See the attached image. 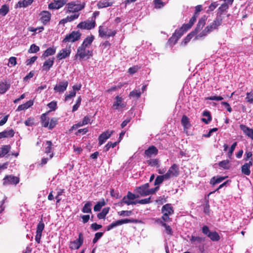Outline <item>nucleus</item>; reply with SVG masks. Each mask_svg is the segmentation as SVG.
Masks as SVG:
<instances>
[{
    "label": "nucleus",
    "mask_w": 253,
    "mask_h": 253,
    "mask_svg": "<svg viewBox=\"0 0 253 253\" xmlns=\"http://www.w3.org/2000/svg\"><path fill=\"white\" fill-rule=\"evenodd\" d=\"M197 17V15L194 14L190 19L189 23L183 24L180 29L175 30L174 33L169 39V41L170 42H174V43H175L184 33L191 28L192 25L195 22Z\"/></svg>",
    "instance_id": "1"
},
{
    "label": "nucleus",
    "mask_w": 253,
    "mask_h": 253,
    "mask_svg": "<svg viewBox=\"0 0 253 253\" xmlns=\"http://www.w3.org/2000/svg\"><path fill=\"white\" fill-rule=\"evenodd\" d=\"M222 20V19L221 16H217L211 23L208 25L203 31L198 34V37H204L208 34L217 29L218 27L221 25Z\"/></svg>",
    "instance_id": "2"
},
{
    "label": "nucleus",
    "mask_w": 253,
    "mask_h": 253,
    "mask_svg": "<svg viewBox=\"0 0 253 253\" xmlns=\"http://www.w3.org/2000/svg\"><path fill=\"white\" fill-rule=\"evenodd\" d=\"M85 6V3H80L79 1H72L68 3L64 8L66 13H79Z\"/></svg>",
    "instance_id": "3"
},
{
    "label": "nucleus",
    "mask_w": 253,
    "mask_h": 253,
    "mask_svg": "<svg viewBox=\"0 0 253 253\" xmlns=\"http://www.w3.org/2000/svg\"><path fill=\"white\" fill-rule=\"evenodd\" d=\"M159 189V187L149 189V184L146 183L140 187H137L135 191L141 196H146L150 194L155 193Z\"/></svg>",
    "instance_id": "4"
},
{
    "label": "nucleus",
    "mask_w": 253,
    "mask_h": 253,
    "mask_svg": "<svg viewBox=\"0 0 253 253\" xmlns=\"http://www.w3.org/2000/svg\"><path fill=\"white\" fill-rule=\"evenodd\" d=\"M92 55V53L90 50V48L81 45L78 47L77 52L75 56L76 58L79 57L80 59H83L85 58L88 59Z\"/></svg>",
    "instance_id": "5"
},
{
    "label": "nucleus",
    "mask_w": 253,
    "mask_h": 253,
    "mask_svg": "<svg viewBox=\"0 0 253 253\" xmlns=\"http://www.w3.org/2000/svg\"><path fill=\"white\" fill-rule=\"evenodd\" d=\"M162 212L163 213L162 218L164 221H171L169 216L173 213V209L170 204H167L163 206L162 208Z\"/></svg>",
    "instance_id": "6"
},
{
    "label": "nucleus",
    "mask_w": 253,
    "mask_h": 253,
    "mask_svg": "<svg viewBox=\"0 0 253 253\" xmlns=\"http://www.w3.org/2000/svg\"><path fill=\"white\" fill-rule=\"evenodd\" d=\"M138 220L137 219H128V218H125V219H121L120 220H116L114 222H113L112 223H111L110 225H109L107 227V230L110 231V230L112 229L113 228L119 226L120 225H122L124 224H127L129 223H137Z\"/></svg>",
    "instance_id": "7"
},
{
    "label": "nucleus",
    "mask_w": 253,
    "mask_h": 253,
    "mask_svg": "<svg viewBox=\"0 0 253 253\" xmlns=\"http://www.w3.org/2000/svg\"><path fill=\"white\" fill-rule=\"evenodd\" d=\"M116 34V31L105 26H100L99 28V34L101 37H113Z\"/></svg>",
    "instance_id": "8"
},
{
    "label": "nucleus",
    "mask_w": 253,
    "mask_h": 253,
    "mask_svg": "<svg viewBox=\"0 0 253 253\" xmlns=\"http://www.w3.org/2000/svg\"><path fill=\"white\" fill-rule=\"evenodd\" d=\"M179 173L178 166L176 164H173L168 169V171L165 173V177L168 180L171 178L177 177Z\"/></svg>",
    "instance_id": "9"
},
{
    "label": "nucleus",
    "mask_w": 253,
    "mask_h": 253,
    "mask_svg": "<svg viewBox=\"0 0 253 253\" xmlns=\"http://www.w3.org/2000/svg\"><path fill=\"white\" fill-rule=\"evenodd\" d=\"M138 197V196H136L130 192H128L127 195L124 197L122 200L121 203L126 204L127 205H136V201L134 200Z\"/></svg>",
    "instance_id": "10"
},
{
    "label": "nucleus",
    "mask_w": 253,
    "mask_h": 253,
    "mask_svg": "<svg viewBox=\"0 0 253 253\" xmlns=\"http://www.w3.org/2000/svg\"><path fill=\"white\" fill-rule=\"evenodd\" d=\"M126 106V102L124 101V98L120 96H117L115 98L113 107L118 111L123 110Z\"/></svg>",
    "instance_id": "11"
},
{
    "label": "nucleus",
    "mask_w": 253,
    "mask_h": 253,
    "mask_svg": "<svg viewBox=\"0 0 253 253\" xmlns=\"http://www.w3.org/2000/svg\"><path fill=\"white\" fill-rule=\"evenodd\" d=\"M81 34L78 31H73L69 35H67L63 40V42H74L79 40L81 38Z\"/></svg>",
    "instance_id": "12"
},
{
    "label": "nucleus",
    "mask_w": 253,
    "mask_h": 253,
    "mask_svg": "<svg viewBox=\"0 0 253 253\" xmlns=\"http://www.w3.org/2000/svg\"><path fill=\"white\" fill-rule=\"evenodd\" d=\"M83 242L84 237L82 234L80 233L78 239L70 243L69 248L71 250H77L83 245Z\"/></svg>",
    "instance_id": "13"
},
{
    "label": "nucleus",
    "mask_w": 253,
    "mask_h": 253,
    "mask_svg": "<svg viewBox=\"0 0 253 253\" xmlns=\"http://www.w3.org/2000/svg\"><path fill=\"white\" fill-rule=\"evenodd\" d=\"M39 16L40 20L43 25L47 24L49 22L51 17L50 12L46 10L42 11L40 13Z\"/></svg>",
    "instance_id": "14"
},
{
    "label": "nucleus",
    "mask_w": 253,
    "mask_h": 253,
    "mask_svg": "<svg viewBox=\"0 0 253 253\" xmlns=\"http://www.w3.org/2000/svg\"><path fill=\"white\" fill-rule=\"evenodd\" d=\"M67 0H56L48 4V7L50 9H58L63 7L67 2Z\"/></svg>",
    "instance_id": "15"
},
{
    "label": "nucleus",
    "mask_w": 253,
    "mask_h": 253,
    "mask_svg": "<svg viewBox=\"0 0 253 253\" xmlns=\"http://www.w3.org/2000/svg\"><path fill=\"white\" fill-rule=\"evenodd\" d=\"M95 22L93 20H87L80 22L77 27L80 29L90 30L95 27Z\"/></svg>",
    "instance_id": "16"
},
{
    "label": "nucleus",
    "mask_w": 253,
    "mask_h": 253,
    "mask_svg": "<svg viewBox=\"0 0 253 253\" xmlns=\"http://www.w3.org/2000/svg\"><path fill=\"white\" fill-rule=\"evenodd\" d=\"M68 85V81H64L60 82L55 85L54 90L56 92L62 93L66 90Z\"/></svg>",
    "instance_id": "17"
},
{
    "label": "nucleus",
    "mask_w": 253,
    "mask_h": 253,
    "mask_svg": "<svg viewBox=\"0 0 253 253\" xmlns=\"http://www.w3.org/2000/svg\"><path fill=\"white\" fill-rule=\"evenodd\" d=\"M71 52L70 46L62 49L57 54V58L60 60L69 57Z\"/></svg>",
    "instance_id": "18"
},
{
    "label": "nucleus",
    "mask_w": 253,
    "mask_h": 253,
    "mask_svg": "<svg viewBox=\"0 0 253 253\" xmlns=\"http://www.w3.org/2000/svg\"><path fill=\"white\" fill-rule=\"evenodd\" d=\"M19 182V179L17 177L11 175L5 176L3 179L4 185H16Z\"/></svg>",
    "instance_id": "19"
},
{
    "label": "nucleus",
    "mask_w": 253,
    "mask_h": 253,
    "mask_svg": "<svg viewBox=\"0 0 253 253\" xmlns=\"http://www.w3.org/2000/svg\"><path fill=\"white\" fill-rule=\"evenodd\" d=\"M113 131L107 130L103 132L98 138L99 144L102 145L113 134Z\"/></svg>",
    "instance_id": "20"
},
{
    "label": "nucleus",
    "mask_w": 253,
    "mask_h": 253,
    "mask_svg": "<svg viewBox=\"0 0 253 253\" xmlns=\"http://www.w3.org/2000/svg\"><path fill=\"white\" fill-rule=\"evenodd\" d=\"M253 166L252 161L245 163L241 167L242 173L246 175H249L251 174V168Z\"/></svg>",
    "instance_id": "21"
},
{
    "label": "nucleus",
    "mask_w": 253,
    "mask_h": 253,
    "mask_svg": "<svg viewBox=\"0 0 253 253\" xmlns=\"http://www.w3.org/2000/svg\"><path fill=\"white\" fill-rule=\"evenodd\" d=\"M207 19V17L206 16H204L199 20L195 30L196 33L197 34V37L200 38V37H198V34L200 33H199V32L205 26Z\"/></svg>",
    "instance_id": "22"
},
{
    "label": "nucleus",
    "mask_w": 253,
    "mask_h": 253,
    "mask_svg": "<svg viewBox=\"0 0 253 253\" xmlns=\"http://www.w3.org/2000/svg\"><path fill=\"white\" fill-rule=\"evenodd\" d=\"M240 127L246 135L253 140V129L252 128L244 125H241Z\"/></svg>",
    "instance_id": "23"
},
{
    "label": "nucleus",
    "mask_w": 253,
    "mask_h": 253,
    "mask_svg": "<svg viewBox=\"0 0 253 253\" xmlns=\"http://www.w3.org/2000/svg\"><path fill=\"white\" fill-rule=\"evenodd\" d=\"M158 149L154 146H150L147 150L145 151V155L147 157H151L155 156L158 153Z\"/></svg>",
    "instance_id": "24"
},
{
    "label": "nucleus",
    "mask_w": 253,
    "mask_h": 253,
    "mask_svg": "<svg viewBox=\"0 0 253 253\" xmlns=\"http://www.w3.org/2000/svg\"><path fill=\"white\" fill-rule=\"evenodd\" d=\"M54 58L53 57L50 58L44 61L42 66V70L43 71H48L50 68L53 66Z\"/></svg>",
    "instance_id": "25"
},
{
    "label": "nucleus",
    "mask_w": 253,
    "mask_h": 253,
    "mask_svg": "<svg viewBox=\"0 0 253 253\" xmlns=\"http://www.w3.org/2000/svg\"><path fill=\"white\" fill-rule=\"evenodd\" d=\"M45 150L44 152L46 154L50 153L49 159H51L54 156V153L51 151L52 149V143L50 141H46L44 143Z\"/></svg>",
    "instance_id": "26"
},
{
    "label": "nucleus",
    "mask_w": 253,
    "mask_h": 253,
    "mask_svg": "<svg viewBox=\"0 0 253 253\" xmlns=\"http://www.w3.org/2000/svg\"><path fill=\"white\" fill-rule=\"evenodd\" d=\"M14 135V131L13 129H7L0 132V139L4 138L12 137Z\"/></svg>",
    "instance_id": "27"
},
{
    "label": "nucleus",
    "mask_w": 253,
    "mask_h": 253,
    "mask_svg": "<svg viewBox=\"0 0 253 253\" xmlns=\"http://www.w3.org/2000/svg\"><path fill=\"white\" fill-rule=\"evenodd\" d=\"M56 50V47L52 46L46 49L42 55V57L45 58L48 56L54 55Z\"/></svg>",
    "instance_id": "28"
},
{
    "label": "nucleus",
    "mask_w": 253,
    "mask_h": 253,
    "mask_svg": "<svg viewBox=\"0 0 253 253\" xmlns=\"http://www.w3.org/2000/svg\"><path fill=\"white\" fill-rule=\"evenodd\" d=\"M33 101L29 100L25 103L19 105L17 108L16 111H21L26 110L32 106L33 105Z\"/></svg>",
    "instance_id": "29"
},
{
    "label": "nucleus",
    "mask_w": 253,
    "mask_h": 253,
    "mask_svg": "<svg viewBox=\"0 0 253 253\" xmlns=\"http://www.w3.org/2000/svg\"><path fill=\"white\" fill-rule=\"evenodd\" d=\"M93 40L94 37L93 36H88L84 40L82 45L90 48V46Z\"/></svg>",
    "instance_id": "30"
},
{
    "label": "nucleus",
    "mask_w": 253,
    "mask_h": 253,
    "mask_svg": "<svg viewBox=\"0 0 253 253\" xmlns=\"http://www.w3.org/2000/svg\"><path fill=\"white\" fill-rule=\"evenodd\" d=\"M181 124L184 130L188 129L191 126L189 118L185 115H183L181 119Z\"/></svg>",
    "instance_id": "31"
},
{
    "label": "nucleus",
    "mask_w": 253,
    "mask_h": 253,
    "mask_svg": "<svg viewBox=\"0 0 253 253\" xmlns=\"http://www.w3.org/2000/svg\"><path fill=\"white\" fill-rule=\"evenodd\" d=\"M34 0H23L22 1H19L16 5L18 7H26L30 5Z\"/></svg>",
    "instance_id": "32"
},
{
    "label": "nucleus",
    "mask_w": 253,
    "mask_h": 253,
    "mask_svg": "<svg viewBox=\"0 0 253 253\" xmlns=\"http://www.w3.org/2000/svg\"><path fill=\"white\" fill-rule=\"evenodd\" d=\"M226 177L224 176H214L211 179L210 183L211 184L214 185L222 182Z\"/></svg>",
    "instance_id": "33"
},
{
    "label": "nucleus",
    "mask_w": 253,
    "mask_h": 253,
    "mask_svg": "<svg viewBox=\"0 0 253 253\" xmlns=\"http://www.w3.org/2000/svg\"><path fill=\"white\" fill-rule=\"evenodd\" d=\"M49 113V112L43 114L41 116V120H42V124L43 127H47L48 126L49 124V118L46 117L47 114Z\"/></svg>",
    "instance_id": "34"
},
{
    "label": "nucleus",
    "mask_w": 253,
    "mask_h": 253,
    "mask_svg": "<svg viewBox=\"0 0 253 253\" xmlns=\"http://www.w3.org/2000/svg\"><path fill=\"white\" fill-rule=\"evenodd\" d=\"M10 87V84L6 82L0 83V93H4Z\"/></svg>",
    "instance_id": "35"
},
{
    "label": "nucleus",
    "mask_w": 253,
    "mask_h": 253,
    "mask_svg": "<svg viewBox=\"0 0 253 253\" xmlns=\"http://www.w3.org/2000/svg\"><path fill=\"white\" fill-rule=\"evenodd\" d=\"M165 180H168L166 177H165V174L157 176L155 179V180L154 182V185L155 186L161 184Z\"/></svg>",
    "instance_id": "36"
},
{
    "label": "nucleus",
    "mask_w": 253,
    "mask_h": 253,
    "mask_svg": "<svg viewBox=\"0 0 253 253\" xmlns=\"http://www.w3.org/2000/svg\"><path fill=\"white\" fill-rule=\"evenodd\" d=\"M208 237L212 241H217L220 239L218 234L215 231L211 232Z\"/></svg>",
    "instance_id": "37"
},
{
    "label": "nucleus",
    "mask_w": 253,
    "mask_h": 253,
    "mask_svg": "<svg viewBox=\"0 0 253 253\" xmlns=\"http://www.w3.org/2000/svg\"><path fill=\"white\" fill-rule=\"evenodd\" d=\"M218 166L224 169H228L230 167V164L229 160H224L220 162Z\"/></svg>",
    "instance_id": "38"
},
{
    "label": "nucleus",
    "mask_w": 253,
    "mask_h": 253,
    "mask_svg": "<svg viewBox=\"0 0 253 253\" xmlns=\"http://www.w3.org/2000/svg\"><path fill=\"white\" fill-rule=\"evenodd\" d=\"M109 211V208H104L101 212L97 214V217L99 219H104L106 215L108 213Z\"/></svg>",
    "instance_id": "39"
},
{
    "label": "nucleus",
    "mask_w": 253,
    "mask_h": 253,
    "mask_svg": "<svg viewBox=\"0 0 253 253\" xmlns=\"http://www.w3.org/2000/svg\"><path fill=\"white\" fill-rule=\"evenodd\" d=\"M203 116L207 117V118H202V120L203 122L205 123L206 124H209V123L211 121V118L210 115V113L209 111H205L203 113Z\"/></svg>",
    "instance_id": "40"
},
{
    "label": "nucleus",
    "mask_w": 253,
    "mask_h": 253,
    "mask_svg": "<svg viewBox=\"0 0 253 253\" xmlns=\"http://www.w3.org/2000/svg\"><path fill=\"white\" fill-rule=\"evenodd\" d=\"M92 204L90 202H87L84 206L82 209V212L84 213H90L91 212V207Z\"/></svg>",
    "instance_id": "41"
},
{
    "label": "nucleus",
    "mask_w": 253,
    "mask_h": 253,
    "mask_svg": "<svg viewBox=\"0 0 253 253\" xmlns=\"http://www.w3.org/2000/svg\"><path fill=\"white\" fill-rule=\"evenodd\" d=\"M105 202L104 199H102L101 201L98 202L94 207V211H99L102 207L105 205Z\"/></svg>",
    "instance_id": "42"
},
{
    "label": "nucleus",
    "mask_w": 253,
    "mask_h": 253,
    "mask_svg": "<svg viewBox=\"0 0 253 253\" xmlns=\"http://www.w3.org/2000/svg\"><path fill=\"white\" fill-rule=\"evenodd\" d=\"M147 164H148V165L154 167H159L160 166L159 161L156 159L147 160Z\"/></svg>",
    "instance_id": "43"
},
{
    "label": "nucleus",
    "mask_w": 253,
    "mask_h": 253,
    "mask_svg": "<svg viewBox=\"0 0 253 253\" xmlns=\"http://www.w3.org/2000/svg\"><path fill=\"white\" fill-rule=\"evenodd\" d=\"M190 241L192 243H201L204 241V239L200 236H192L190 238Z\"/></svg>",
    "instance_id": "44"
},
{
    "label": "nucleus",
    "mask_w": 253,
    "mask_h": 253,
    "mask_svg": "<svg viewBox=\"0 0 253 253\" xmlns=\"http://www.w3.org/2000/svg\"><path fill=\"white\" fill-rule=\"evenodd\" d=\"M9 12V7L6 4L2 5L0 8V15L2 16H5Z\"/></svg>",
    "instance_id": "45"
},
{
    "label": "nucleus",
    "mask_w": 253,
    "mask_h": 253,
    "mask_svg": "<svg viewBox=\"0 0 253 253\" xmlns=\"http://www.w3.org/2000/svg\"><path fill=\"white\" fill-rule=\"evenodd\" d=\"M10 147L9 145H4L1 148V151L0 153V157L4 156L6 154H7L9 150Z\"/></svg>",
    "instance_id": "46"
},
{
    "label": "nucleus",
    "mask_w": 253,
    "mask_h": 253,
    "mask_svg": "<svg viewBox=\"0 0 253 253\" xmlns=\"http://www.w3.org/2000/svg\"><path fill=\"white\" fill-rule=\"evenodd\" d=\"M58 122V119L55 118H53L50 120V123L48 124V128L49 129H52L54 128L56 125H57Z\"/></svg>",
    "instance_id": "47"
},
{
    "label": "nucleus",
    "mask_w": 253,
    "mask_h": 253,
    "mask_svg": "<svg viewBox=\"0 0 253 253\" xmlns=\"http://www.w3.org/2000/svg\"><path fill=\"white\" fill-rule=\"evenodd\" d=\"M112 5V2H110L108 1H100L98 3V6L99 8H104L110 6Z\"/></svg>",
    "instance_id": "48"
},
{
    "label": "nucleus",
    "mask_w": 253,
    "mask_h": 253,
    "mask_svg": "<svg viewBox=\"0 0 253 253\" xmlns=\"http://www.w3.org/2000/svg\"><path fill=\"white\" fill-rule=\"evenodd\" d=\"M118 215L121 216H129L132 214L131 211H121L118 212Z\"/></svg>",
    "instance_id": "49"
},
{
    "label": "nucleus",
    "mask_w": 253,
    "mask_h": 253,
    "mask_svg": "<svg viewBox=\"0 0 253 253\" xmlns=\"http://www.w3.org/2000/svg\"><path fill=\"white\" fill-rule=\"evenodd\" d=\"M39 50H40V47L36 45L35 44H32L31 45L30 48L28 50V52L30 53H36V52H38L39 51Z\"/></svg>",
    "instance_id": "50"
},
{
    "label": "nucleus",
    "mask_w": 253,
    "mask_h": 253,
    "mask_svg": "<svg viewBox=\"0 0 253 253\" xmlns=\"http://www.w3.org/2000/svg\"><path fill=\"white\" fill-rule=\"evenodd\" d=\"M44 228V224L43 223L42 219L39 222L37 225L36 232L39 233H42V231Z\"/></svg>",
    "instance_id": "51"
},
{
    "label": "nucleus",
    "mask_w": 253,
    "mask_h": 253,
    "mask_svg": "<svg viewBox=\"0 0 253 253\" xmlns=\"http://www.w3.org/2000/svg\"><path fill=\"white\" fill-rule=\"evenodd\" d=\"M141 95V92L139 90H135L131 91L129 93L130 97L139 98Z\"/></svg>",
    "instance_id": "52"
},
{
    "label": "nucleus",
    "mask_w": 253,
    "mask_h": 253,
    "mask_svg": "<svg viewBox=\"0 0 253 253\" xmlns=\"http://www.w3.org/2000/svg\"><path fill=\"white\" fill-rule=\"evenodd\" d=\"M81 101H82L81 97V96L78 97V98L76 101V103L73 107V109H72L73 112H75L78 109V108L81 104Z\"/></svg>",
    "instance_id": "53"
},
{
    "label": "nucleus",
    "mask_w": 253,
    "mask_h": 253,
    "mask_svg": "<svg viewBox=\"0 0 253 253\" xmlns=\"http://www.w3.org/2000/svg\"><path fill=\"white\" fill-rule=\"evenodd\" d=\"M80 13H74L73 14L71 15L67 16V18L68 19V21L69 22H72L77 19L79 17Z\"/></svg>",
    "instance_id": "54"
},
{
    "label": "nucleus",
    "mask_w": 253,
    "mask_h": 253,
    "mask_svg": "<svg viewBox=\"0 0 253 253\" xmlns=\"http://www.w3.org/2000/svg\"><path fill=\"white\" fill-rule=\"evenodd\" d=\"M161 225L165 228L167 234L171 235L172 234V229L169 225H168L166 223L163 222H161Z\"/></svg>",
    "instance_id": "55"
},
{
    "label": "nucleus",
    "mask_w": 253,
    "mask_h": 253,
    "mask_svg": "<svg viewBox=\"0 0 253 253\" xmlns=\"http://www.w3.org/2000/svg\"><path fill=\"white\" fill-rule=\"evenodd\" d=\"M237 142H234L231 146L228 152V156L229 158H231L232 154L237 146Z\"/></svg>",
    "instance_id": "56"
},
{
    "label": "nucleus",
    "mask_w": 253,
    "mask_h": 253,
    "mask_svg": "<svg viewBox=\"0 0 253 253\" xmlns=\"http://www.w3.org/2000/svg\"><path fill=\"white\" fill-rule=\"evenodd\" d=\"M223 98L221 96H216L213 95L210 97H208L206 98V100H216V101H220L222 100Z\"/></svg>",
    "instance_id": "57"
},
{
    "label": "nucleus",
    "mask_w": 253,
    "mask_h": 253,
    "mask_svg": "<svg viewBox=\"0 0 253 253\" xmlns=\"http://www.w3.org/2000/svg\"><path fill=\"white\" fill-rule=\"evenodd\" d=\"M17 63L16 58L15 57H11L9 59L8 65L9 67H12L16 65Z\"/></svg>",
    "instance_id": "58"
},
{
    "label": "nucleus",
    "mask_w": 253,
    "mask_h": 253,
    "mask_svg": "<svg viewBox=\"0 0 253 253\" xmlns=\"http://www.w3.org/2000/svg\"><path fill=\"white\" fill-rule=\"evenodd\" d=\"M150 199H151V198L149 197L148 198H146V199H142V200H136V204H140L141 205H144V204H149L150 203Z\"/></svg>",
    "instance_id": "59"
},
{
    "label": "nucleus",
    "mask_w": 253,
    "mask_h": 253,
    "mask_svg": "<svg viewBox=\"0 0 253 253\" xmlns=\"http://www.w3.org/2000/svg\"><path fill=\"white\" fill-rule=\"evenodd\" d=\"M47 106L50 109V111H54L57 108V102L56 101H52L47 104Z\"/></svg>",
    "instance_id": "60"
},
{
    "label": "nucleus",
    "mask_w": 253,
    "mask_h": 253,
    "mask_svg": "<svg viewBox=\"0 0 253 253\" xmlns=\"http://www.w3.org/2000/svg\"><path fill=\"white\" fill-rule=\"evenodd\" d=\"M37 56H35L30 59H27L26 61V65L28 66L33 64L37 59Z\"/></svg>",
    "instance_id": "61"
},
{
    "label": "nucleus",
    "mask_w": 253,
    "mask_h": 253,
    "mask_svg": "<svg viewBox=\"0 0 253 253\" xmlns=\"http://www.w3.org/2000/svg\"><path fill=\"white\" fill-rule=\"evenodd\" d=\"M246 99L247 102L249 103L253 102V92H251L247 93Z\"/></svg>",
    "instance_id": "62"
},
{
    "label": "nucleus",
    "mask_w": 253,
    "mask_h": 253,
    "mask_svg": "<svg viewBox=\"0 0 253 253\" xmlns=\"http://www.w3.org/2000/svg\"><path fill=\"white\" fill-rule=\"evenodd\" d=\"M76 92L73 90H72V91L69 92V94L65 95V100L67 101L70 98L75 97L76 96Z\"/></svg>",
    "instance_id": "63"
},
{
    "label": "nucleus",
    "mask_w": 253,
    "mask_h": 253,
    "mask_svg": "<svg viewBox=\"0 0 253 253\" xmlns=\"http://www.w3.org/2000/svg\"><path fill=\"white\" fill-rule=\"evenodd\" d=\"M154 3L155 7L157 8H160L164 5V3L162 0H155Z\"/></svg>",
    "instance_id": "64"
}]
</instances>
